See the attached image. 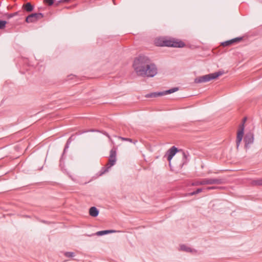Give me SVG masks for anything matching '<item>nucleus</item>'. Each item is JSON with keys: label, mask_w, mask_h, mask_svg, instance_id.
I'll return each mask as SVG.
<instances>
[{"label": "nucleus", "mask_w": 262, "mask_h": 262, "mask_svg": "<svg viewBox=\"0 0 262 262\" xmlns=\"http://www.w3.org/2000/svg\"><path fill=\"white\" fill-rule=\"evenodd\" d=\"M133 67L139 76L152 77L157 73L156 66L150 62L147 57L144 56H140L136 58Z\"/></svg>", "instance_id": "nucleus-1"}, {"label": "nucleus", "mask_w": 262, "mask_h": 262, "mask_svg": "<svg viewBox=\"0 0 262 262\" xmlns=\"http://www.w3.org/2000/svg\"><path fill=\"white\" fill-rule=\"evenodd\" d=\"M155 44L157 46H167L171 47L182 48L185 46L183 42L174 39H166L164 38H157L155 40Z\"/></svg>", "instance_id": "nucleus-2"}, {"label": "nucleus", "mask_w": 262, "mask_h": 262, "mask_svg": "<svg viewBox=\"0 0 262 262\" xmlns=\"http://www.w3.org/2000/svg\"><path fill=\"white\" fill-rule=\"evenodd\" d=\"M222 74L223 73L222 72H218L205 75L202 76H200L195 79L194 82L196 83L208 82L211 80L217 78Z\"/></svg>", "instance_id": "nucleus-3"}, {"label": "nucleus", "mask_w": 262, "mask_h": 262, "mask_svg": "<svg viewBox=\"0 0 262 262\" xmlns=\"http://www.w3.org/2000/svg\"><path fill=\"white\" fill-rule=\"evenodd\" d=\"M246 121V118H244L243 120V123L239 125V128L237 132V136L236 139V146L237 149H238L240 144L243 138L245 128L244 124Z\"/></svg>", "instance_id": "nucleus-4"}, {"label": "nucleus", "mask_w": 262, "mask_h": 262, "mask_svg": "<svg viewBox=\"0 0 262 262\" xmlns=\"http://www.w3.org/2000/svg\"><path fill=\"white\" fill-rule=\"evenodd\" d=\"M178 90H179L178 88H172L171 89H169V90H168L167 91H165L163 92L151 93L150 94H147L146 95V97H147V98L157 97H159V96H162V95H166V94H171V93H174V92H177V91H178Z\"/></svg>", "instance_id": "nucleus-5"}, {"label": "nucleus", "mask_w": 262, "mask_h": 262, "mask_svg": "<svg viewBox=\"0 0 262 262\" xmlns=\"http://www.w3.org/2000/svg\"><path fill=\"white\" fill-rule=\"evenodd\" d=\"M116 149L113 148L110 151V155L108 160V162L106 164L107 168L108 169L113 165H114L116 162Z\"/></svg>", "instance_id": "nucleus-6"}, {"label": "nucleus", "mask_w": 262, "mask_h": 262, "mask_svg": "<svg viewBox=\"0 0 262 262\" xmlns=\"http://www.w3.org/2000/svg\"><path fill=\"white\" fill-rule=\"evenodd\" d=\"M203 183L205 185H213V184H222L224 183V180L219 178H206L204 179Z\"/></svg>", "instance_id": "nucleus-7"}, {"label": "nucleus", "mask_w": 262, "mask_h": 262, "mask_svg": "<svg viewBox=\"0 0 262 262\" xmlns=\"http://www.w3.org/2000/svg\"><path fill=\"white\" fill-rule=\"evenodd\" d=\"M245 142V148L246 149L249 148L250 145L254 142V134L253 133L250 132L247 133L244 139Z\"/></svg>", "instance_id": "nucleus-8"}, {"label": "nucleus", "mask_w": 262, "mask_h": 262, "mask_svg": "<svg viewBox=\"0 0 262 262\" xmlns=\"http://www.w3.org/2000/svg\"><path fill=\"white\" fill-rule=\"evenodd\" d=\"M43 15L42 13H32L26 17V21L27 23H33L42 18Z\"/></svg>", "instance_id": "nucleus-9"}, {"label": "nucleus", "mask_w": 262, "mask_h": 262, "mask_svg": "<svg viewBox=\"0 0 262 262\" xmlns=\"http://www.w3.org/2000/svg\"><path fill=\"white\" fill-rule=\"evenodd\" d=\"M178 151V150L177 148H176L175 146H172L167 151V160L169 162Z\"/></svg>", "instance_id": "nucleus-10"}, {"label": "nucleus", "mask_w": 262, "mask_h": 262, "mask_svg": "<svg viewBox=\"0 0 262 262\" xmlns=\"http://www.w3.org/2000/svg\"><path fill=\"white\" fill-rule=\"evenodd\" d=\"M242 37L235 38H233L232 39H231V40H228V41H226L222 42V45L223 46H224V47L229 46H230V45H231L232 44H233V43H234L235 42H237L240 41L241 40H242Z\"/></svg>", "instance_id": "nucleus-11"}, {"label": "nucleus", "mask_w": 262, "mask_h": 262, "mask_svg": "<svg viewBox=\"0 0 262 262\" xmlns=\"http://www.w3.org/2000/svg\"><path fill=\"white\" fill-rule=\"evenodd\" d=\"M89 214L93 217H96L99 214V211L95 207H92L89 209Z\"/></svg>", "instance_id": "nucleus-12"}, {"label": "nucleus", "mask_w": 262, "mask_h": 262, "mask_svg": "<svg viewBox=\"0 0 262 262\" xmlns=\"http://www.w3.org/2000/svg\"><path fill=\"white\" fill-rule=\"evenodd\" d=\"M115 230H103V231H98L96 233V235L97 236H102L104 234H106L108 233H113L115 232Z\"/></svg>", "instance_id": "nucleus-13"}, {"label": "nucleus", "mask_w": 262, "mask_h": 262, "mask_svg": "<svg viewBox=\"0 0 262 262\" xmlns=\"http://www.w3.org/2000/svg\"><path fill=\"white\" fill-rule=\"evenodd\" d=\"M23 8L26 10L27 12H31L33 9V6L30 3H27L25 5L23 6Z\"/></svg>", "instance_id": "nucleus-14"}, {"label": "nucleus", "mask_w": 262, "mask_h": 262, "mask_svg": "<svg viewBox=\"0 0 262 262\" xmlns=\"http://www.w3.org/2000/svg\"><path fill=\"white\" fill-rule=\"evenodd\" d=\"M180 248H181V250H182V251H186V252L191 251L190 248H189V247H187L185 245H181L180 246Z\"/></svg>", "instance_id": "nucleus-15"}, {"label": "nucleus", "mask_w": 262, "mask_h": 262, "mask_svg": "<svg viewBox=\"0 0 262 262\" xmlns=\"http://www.w3.org/2000/svg\"><path fill=\"white\" fill-rule=\"evenodd\" d=\"M7 22L5 20H0V29H3L5 28Z\"/></svg>", "instance_id": "nucleus-16"}, {"label": "nucleus", "mask_w": 262, "mask_h": 262, "mask_svg": "<svg viewBox=\"0 0 262 262\" xmlns=\"http://www.w3.org/2000/svg\"><path fill=\"white\" fill-rule=\"evenodd\" d=\"M192 185L195 186L204 185L203 180L196 181Z\"/></svg>", "instance_id": "nucleus-17"}, {"label": "nucleus", "mask_w": 262, "mask_h": 262, "mask_svg": "<svg viewBox=\"0 0 262 262\" xmlns=\"http://www.w3.org/2000/svg\"><path fill=\"white\" fill-rule=\"evenodd\" d=\"M64 254L67 257H72L75 255L74 253L71 252H65Z\"/></svg>", "instance_id": "nucleus-18"}, {"label": "nucleus", "mask_w": 262, "mask_h": 262, "mask_svg": "<svg viewBox=\"0 0 262 262\" xmlns=\"http://www.w3.org/2000/svg\"><path fill=\"white\" fill-rule=\"evenodd\" d=\"M55 0H43V2L49 6H51L54 4Z\"/></svg>", "instance_id": "nucleus-19"}, {"label": "nucleus", "mask_w": 262, "mask_h": 262, "mask_svg": "<svg viewBox=\"0 0 262 262\" xmlns=\"http://www.w3.org/2000/svg\"><path fill=\"white\" fill-rule=\"evenodd\" d=\"M202 191V188H198V189H196V191L191 192L190 193V194L191 195H194V194H198V193H200V192H201Z\"/></svg>", "instance_id": "nucleus-20"}, {"label": "nucleus", "mask_w": 262, "mask_h": 262, "mask_svg": "<svg viewBox=\"0 0 262 262\" xmlns=\"http://www.w3.org/2000/svg\"><path fill=\"white\" fill-rule=\"evenodd\" d=\"M118 138L122 141H129L130 142H133L132 139H130V138H126L121 137H119Z\"/></svg>", "instance_id": "nucleus-21"}, {"label": "nucleus", "mask_w": 262, "mask_h": 262, "mask_svg": "<svg viewBox=\"0 0 262 262\" xmlns=\"http://www.w3.org/2000/svg\"><path fill=\"white\" fill-rule=\"evenodd\" d=\"M255 183L257 185H262V179L257 180L255 181Z\"/></svg>", "instance_id": "nucleus-22"}, {"label": "nucleus", "mask_w": 262, "mask_h": 262, "mask_svg": "<svg viewBox=\"0 0 262 262\" xmlns=\"http://www.w3.org/2000/svg\"><path fill=\"white\" fill-rule=\"evenodd\" d=\"M217 187L215 186L208 187L207 188V190L216 189Z\"/></svg>", "instance_id": "nucleus-23"}, {"label": "nucleus", "mask_w": 262, "mask_h": 262, "mask_svg": "<svg viewBox=\"0 0 262 262\" xmlns=\"http://www.w3.org/2000/svg\"><path fill=\"white\" fill-rule=\"evenodd\" d=\"M13 17V15H12V13L11 14H9L7 15V18H10L11 17Z\"/></svg>", "instance_id": "nucleus-24"}, {"label": "nucleus", "mask_w": 262, "mask_h": 262, "mask_svg": "<svg viewBox=\"0 0 262 262\" xmlns=\"http://www.w3.org/2000/svg\"><path fill=\"white\" fill-rule=\"evenodd\" d=\"M70 0H61V1H59V2H66V3H68L69 2H70Z\"/></svg>", "instance_id": "nucleus-25"}, {"label": "nucleus", "mask_w": 262, "mask_h": 262, "mask_svg": "<svg viewBox=\"0 0 262 262\" xmlns=\"http://www.w3.org/2000/svg\"><path fill=\"white\" fill-rule=\"evenodd\" d=\"M17 14V12H15L14 13H12V15H13V16L16 15Z\"/></svg>", "instance_id": "nucleus-26"}, {"label": "nucleus", "mask_w": 262, "mask_h": 262, "mask_svg": "<svg viewBox=\"0 0 262 262\" xmlns=\"http://www.w3.org/2000/svg\"><path fill=\"white\" fill-rule=\"evenodd\" d=\"M17 14V12H15L14 13H12V15H13V16L16 15Z\"/></svg>", "instance_id": "nucleus-27"}, {"label": "nucleus", "mask_w": 262, "mask_h": 262, "mask_svg": "<svg viewBox=\"0 0 262 262\" xmlns=\"http://www.w3.org/2000/svg\"><path fill=\"white\" fill-rule=\"evenodd\" d=\"M61 2H59V1H58L57 3H56V6H58L60 3H61Z\"/></svg>", "instance_id": "nucleus-28"}, {"label": "nucleus", "mask_w": 262, "mask_h": 262, "mask_svg": "<svg viewBox=\"0 0 262 262\" xmlns=\"http://www.w3.org/2000/svg\"><path fill=\"white\" fill-rule=\"evenodd\" d=\"M183 155L184 157H185V154L184 152H183Z\"/></svg>", "instance_id": "nucleus-29"}, {"label": "nucleus", "mask_w": 262, "mask_h": 262, "mask_svg": "<svg viewBox=\"0 0 262 262\" xmlns=\"http://www.w3.org/2000/svg\"><path fill=\"white\" fill-rule=\"evenodd\" d=\"M106 136H107L109 138H110V136H108L107 134H106Z\"/></svg>", "instance_id": "nucleus-30"}]
</instances>
